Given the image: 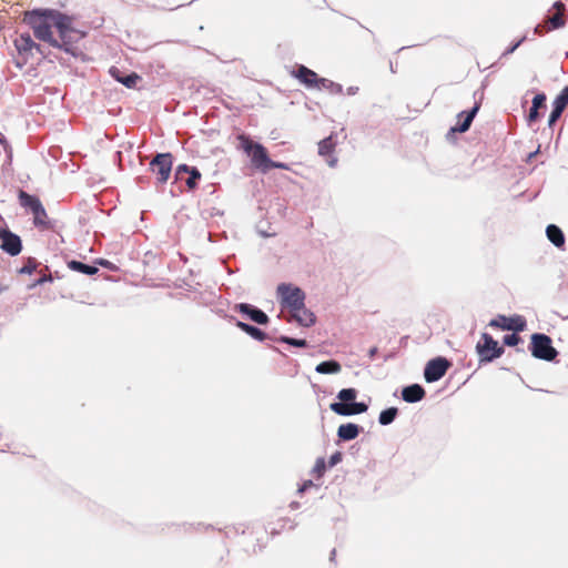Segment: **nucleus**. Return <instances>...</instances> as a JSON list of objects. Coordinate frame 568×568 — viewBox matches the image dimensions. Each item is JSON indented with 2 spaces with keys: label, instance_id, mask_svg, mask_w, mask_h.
<instances>
[{
  "label": "nucleus",
  "instance_id": "7c9ffc66",
  "mask_svg": "<svg viewBox=\"0 0 568 568\" xmlns=\"http://www.w3.org/2000/svg\"><path fill=\"white\" fill-rule=\"evenodd\" d=\"M509 322L506 331H511L514 333H521L527 328V320L525 316L519 314H513L508 316Z\"/></svg>",
  "mask_w": 568,
  "mask_h": 568
},
{
  "label": "nucleus",
  "instance_id": "5fc2aeb1",
  "mask_svg": "<svg viewBox=\"0 0 568 568\" xmlns=\"http://www.w3.org/2000/svg\"><path fill=\"white\" fill-rule=\"evenodd\" d=\"M456 134L457 133H452V126H450L449 130L446 133V140L448 142H450V143H455L456 142Z\"/></svg>",
  "mask_w": 568,
  "mask_h": 568
},
{
  "label": "nucleus",
  "instance_id": "c756f323",
  "mask_svg": "<svg viewBox=\"0 0 568 568\" xmlns=\"http://www.w3.org/2000/svg\"><path fill=\"white\" fill-rule=\"evenodd\" d=\"M342 371V365L338 361L331 358L318 363L315 367V372L318 374L331 375L338 374Z\"/></svg>",
  "mask_w": 568,
  "mask_h": 568
},
{
  "label": "nucleus",
  "instance_id": "338daca9",
  "mask_svg": "<svg viewBox=\"0 0 568 568\" xmlns=\"http://www.w3.org/2000/svg\"><path fill=\"white\" fill-rule=\"evenodd\" d=\"M389 69L392 73H396V70L394 68L393 61H389Z\"/></svg>",
  "mask_w": 568,
  "mask_h": 568
},
{
  "label": "nucleus",
  "instance_id": "680f3d73",
  "mask_svg": "<svg viewBox=\"0 0 568 568\" xmlns=\"http://www.w3.org/2000/svg\"><path fill=\"white\" fill-rule=\"evenodd\" d=\"M336 560V549H332V551L329 552V561L331 562H335Z\"/></svg>",
  "mask_w": 568,
  "mask_h": 568
},
{
  "label": "nucleus",
  "instance_id": "9b49d317",
  "mask_svg": "<svg viewBox=\"0 0 568 568\" xmlns=\"http://www.w3.org/2000/svg\"><path fill=\"white\" fill-rule=\"evenodd\" d=\"M568 106V84L564 87L560 92L556 95L551 103V111L547 121V129H544L541 134H546L548 130L549 136L554 133V125L561 118L565 109Z\"/></svg>",
  "mask_w": 568,
  "mask_h": 568
},
{
  "label": "nucleus",
  "instance_id": "473e14b6",
  "mask_svg": "<svg viewBox=\"0 0 568 568\" xmlns=\"http://www.w3.org/2000/svg\"><path fill=\"white\" fill-rule=\"evenodd\" d=\"M202 174L196 166H192L191 171L187 173V178L183 180L187 191L192 192L199 187Z\"/></svg>",
  "mask_w": 568,
  "mask_h": 568
},
{
  "label": "nucleus",
  "instance_id": "20e7f679",
  "mask_svg": "<svg viewBox=\"0 0 568 568\" xmlns=\"http://www.w3.org/2000/svg\"><path fill=\"white\" fill-rule=\"evenodd\" d=\"M88 32L81 29H78V33H73L71 31H65L62 36H58V38L52 36L49 40L48 44L54 49L63 51L64 53L85 61V54L83 51L77 47V43L87 38Z\"/></svg>",
  "mask_w": 568,
  "mask_h": 568
},
{
  "label": "nucleus",
  "instance_id": "3c124183",
  "mask_svg": "<svg viewBox=\"0 0 568 568\" xmlns=\"http://www.w3.org/2000/svg\"><path fill=\"white\" fill-rule=\"evenodd\" d=\"M326 158V163L329 168H335L336 164H337V158L334 156V154H332L331 156H325Z\"/></svg>",
  "mask_w": 568,
  "mask_h": 568
},
{
  "label": "nucleus",
  "instance_id": "8fccbe9b",
  "mask_svg": "<svg viewBox=\"0 0 568 568\" xmlns=\"http://www.w3.org/2000/svg\"><path fill=\"white\" fill-rule=\"evenodd\" d=\"M149 182L150 179L145 175H140L135 178V183L141 187H143L145 184H149Z\"/></svg>",
  "mask_w": 568,
  "mask_h": 568
},
{
  "label": "nucleus",
  "instance_id": "bf43d9fd",
  "mask_svg": "<svg viewBox=\"0 0 568 568\" xmlns=\"http://www.w3.org/2000/svg\"><path fill=\"white\" fill-rule=\"evenodd\" d=\"M540 145H538L537 150L528 153L526 162H531V160L539 153Z\"/></svg>",
  "mask_w": 568,
  "mask_h": 568
},
{
  "label": "nucleus",
  "instance_id": "0e129e2a",
  "mask_svg": "<svg viewBox=\"0 0 568 568\" xmlns=\"http://www.w3.org/2000/svg\"><path fill=\"white\" fill-rule=\"evenodd\" d=\"M407 339H408V336H403V337H400V339H399V345H400V346L405 345V344L407 343Z\"/></svg>",
  "mask_w": 568,
  "mask_h": 568
},
{
  "label": "nucleus",
  "instance_id": "09e8293b",
  "mask_svg": "<svg viewBox=\"0 0 568 568\" xmlns=\"http://www.w3.org/2000/svg\"><path fill=\"white\" fill-rule=\"evenodd\" d=\"M33 51L38 52L43 59L48 58L49 51H45L44 48L36 42V45L33 47Z\"/></svg>",
  "mask_w": 568,
  "mask_h": 568
},
{
  "label": "nucleus",
  "instance_id": "e433bc0d",
  "mask_svg": "<svg viewBox=\"0 0 568 568\" xmlns=\"http://www.w3.org/2000/svg\"><path fill=\"white\" fill-rule=\"evenodd\" d=\"M37 266V258L33 256H28L23 258V265L17 270V273L20 275H31L34 273Z\"/></svg>",
  "mask_w": 568,
  "mask_h": 568
},
{
  "label": "nucleus",
  "instance_id": "37998d69",
  "mask_svg": "<svg viewBox=\"0 0 568 568\" xmlns=\"http://www.w3.org/2000/svg\"><path fill=\"white\" fill-rule=\"evenodd\" d=\"M0 145L2 146L4 153H6V156H7V160L9 162L12 161V148L8 141V139L0 132Z\"/></svg>",
  "mask_w": 568,
  "mask_h": 568
},
{
  "label": "nucleus",
  "instance_id": "6ab92c4d",
  "mask_svg": "<svg viewBox=\"0 0 568 568\" xmlns=\"http://www.w3.org/2000/svg\"><path fill=\"white\" fill-rule=\"evenodd\" d=\"M548 27L545 24H537L534 28V36H544L548 31L558 30L566 26L567 23V12H556L547 18Z\"/></svg>",
  "mask_w": 568,
  "mask_h": 568
},
{
  "label": "nucleus",
  "instance_id": "ea45409f",
  "mask_svg": "<svg viewBox=\"0 0 568 568\" xmlns=\"http://www.w3.org/2000/svg\"><path fill=\"white\" fill-rule=\"evenodd\" d=\"M509 318L507 315L498 314L496 317L491 318L488 323V326L493 328H500L503 331H506V327L508 326Z\"/></svg>",
  "mask_w": 568,
  "mask_h": 568
},
{
  "label": "nucleus",
  "instance_id": "a211bd4d",
  "mask_svg": "<svg viewBox=\"0 0 568 568\" xmlns=\"http://www.w3.org/2000/svg\"><path fill=\"white\" fill-rule=\"evenodd\" d=\"M75 20V14H70L54 8L53 28L57 30L58 36H62L65 31L78 33V28L74 26Z\"/></svg>",
  "mask_w": 568,
  "mask_h": 568
},
{
  "label": "nucleus",
  "instance_id": "9d476101",
  "mask_svg": "<svg viewBox=\"0 0 568 568\" xmlns=\"http://www.w3.org/2000/svg\"><path fill=\"white\" fill-rule=\"evenodd\" d=\"M452 366V362L445 356H436L430 358L424 367V379L426 383H435L442 379L449 367Z\"/></svg>",
  "mask_w": 568,
  "mask_h": 568
},
{
  "label": "nucleus",
  "instance_id": "603ef678",
  "mask_svg": "<svg viewBox=\"0 0 568 568\" xmlns=\"http://www.w3.org/2000/svg\"><path fill=\"white\" fill-rule=\"evenodd\" d=\"M552 8L556 9L557 12H559V11L566 12V7L560 0L555 1L552 3Z\"/></svg>",
  "mask_w": 568,
  "mask_h": 568
},
{
  "label": "nucleus",
  "instance_id": "f257e3e1",
  "mask_svg": "<svg viewBox=\"0 0 568 568\" xmlns=\"http://www.w3.org/2000/svg\"><path fill=\"white\" fill-rule=\"evenodd\" d=\"M54 8H33L23 14V22L32 30L33 37L48 43L53 36Z\"/></svg>",
  "mask_w": 568,
  "mask_h": 568
},
{
  "label": "nucleus",
  "instance_id": "f704fd0d",
  "mask_svg": "<svg viewBox=\"0 0 568 568\" xmlns=\"http://www.w3.org/2000/svg\"><path fill=\"white\" fill-rule=\"evenodd\" d=\"M316 89H325L332 94H342L343 93L342 84L334 82L329 79L323 78V77L320 78L318 87Z\"/></svg>",
  "mask_w": 568,
  "mask_h": 568
},
{
  "label": "nucleus",
  "instance_id": "4c0bfd02",
  "mask_svg": "<svg viewBox=\"0 0 568 568\" xmlns=\"http://www.w3.org/2000/svg\"><path fill=\"white\" fill-rule=\"evenodd\" d=\"M327 468H328V464L325 460V458L317 457L315 460V464L311 470V474L315 477V479H320L325 475Z\"/></svg>",
  "mask_w": 568,
  "mask_h": 568
},
{
  "label": "nucleus",
  "instance_id": "f03ea898",
  "mask_svg": "<svg viewBox=\"0 0 568 568\" xmlns=\"http://www.w3.org/2000/svg\"><path fill=\"white\" fill-rule=\"evenodd\" d=\"M237 141V149L250 159L252 169L266 174L271 159L267 149L261 142L254 141L251 135L246 133H240Z\"/></svg>",
  "mask_w": 568,
  "mask_h": 568
},
{
  "label": "nucleus",
  "instance_id": "c03bdc74",
  "mask_svg": "<svg viewBox=\"0 0 568 568\" xmlns=\"http://www.w3.org/2000/svg\"><path fill=\"white\" fill-rule=\"evenodd\" d=\"M343 456H344L343 452H341V450H336V452H334V453L329 456V458H328V460H327L328 468H333V467H335L337 464H339V463L343 460Z\"/></svg>",
  "mask_w": 568,
  "mask_h": 568
},
{
  "label": "nucleus",
  "instance_id": "f8f14e48",
  "mask_svg": "<svg viewBox=\"0 0 568 568\" xmlns=\"http://www.w3.org/2000/svg\"><path fill=\"white\" fill-rule=\"evenodd\" d=\"M234 311L256 325L267 326L271 322L270 316L262 308L250 303H237L234 305Z\"/></svg>",
  "mask_w": 568,
  "mask_h": 568
},
{
  "label": "nucleus",
  "instance_id": "c9c22d12",
  "mask_svg": "<svg viewBox=\"0 0 568 568\" xmlns=\"http://www.w3.org/2000/svg\"><path fill=\"white\" fill-rule=\"evenodd\" d=\"M277 343L287 344L292 347L297 348H306L308 347V342L305 338H296L287 335H280L276 338Z\"/></svg>",
  "mask_w": 568,
  "mask_h": 568
},
{
  "label": "nucleus",
  "instance_id": "423d86ee",
  "mask_svg": "<svg viewBox=\"0 0 568 568\" xmlns=\"http://www.w3.org/2000/svg\"><path fill=\"white\" fill-rule=\"evenodd\" d=\"M528 351L536 359L555 362L559 352L554 347L552 339L545 333H532L528 344Z\"/></svg>",
  "mask_w": 568,
  "mask_h": 568
},
{
  "label": "nucleus",
  "instance_id": "58836bf2",
  "mask_svg": "<svg viewBox=\"0 0 568 568\" xmlns=\"http://www.w3.org/2000/svg\"><path fill=\"white\" fill-rule=\"evenodd\" d=\"M530 40V38L528 37L527 33H525L523 37H520L519 39L513 41L506 49L505 51L501 53V57L500 58H505L509 54H513L524 42Z\"/></svg>",
  "mask_w": 568,
  "mask_h": 568
},
{
  "label": "nucleus",
  "instance_id": "c85d7f7f",
  "mask_svg": "<svg viewBox=\"0 0 568 568\" xmlns=\"http://www.w3.org/2000/svg\"><path fill=\"white\" fill-rule=\"evenodd\" d=\"M336 143V134L331 133L318 142V154L323 158L331 156L335 152Z\"/></svg>",
  "mask_w": 568,
  "mask_h": 568
},
{
  "label": "nucleus",
  "instance_id": "79ce46f5",
  "mask_svg": "<svg viewBox=\"0 0 568 568\" xmlns=\"http://www.w3.org/2000/svg\"><path fill=\"white\" fill-rule=\"evenodd\" d=\"M54 281V277L52 274H47V275H42L40 277H38L37 280H34L31 284L28 285V288L29 290H33L38 286H42L47 283H53Z\"/></svg>",
  "mask_w": 568,
  "mask_h": 568
},
{
  "label": "nucleus",
  "instance_id": "cd10ccee",
  "mask_svg": "<svg viewBox=\"0 0 568 568\" xmlns=\"http://www.w3.org/2000/svg\"><path fill=\"white\" fill-rule=\"evenodd\" d=\"M294 320L301 327H311L316 323V315L304 305V308L293 314Z\"/></svg>",
  "mask_w": 568,
  "mask_h": 568
},
{
  "label": "nucleus",
  "instance_id": "a19ab883",
  "mask_svg": "<svg viewBox=\"0 0 568 568\" xmlns=\"http://www.w3.org/2000/svg\"><path fill=\"white\" fill-rule=\"evenodd\" d=\"M192 169V165L186 163H181L175 168L174 171V182H182L184 180V175L187 174Z\"/></svg>",
  "mask_w": 568,
  "mask_h": 568
},
{
  "label": "nucleus",
  "instance_id": "1a4fd4ad",
  "mask_svg": "<svg viewBox=\"0 0 568 568\" xmlns=\"http://www.w3.org/2000/svg\"><path fill=\"white\" fill-rule=\"evenodd\" d=\"M0 248L11 257L18 256L23 248L21 236L12 232L7 223L0 226Z\"/></svg>",
  "mask_w": 568,
  "mask_h": 568
},
{
  "label": "nucleus",
  "instance_id": "774afa93",
  "mask_svg": "<svg viewBox=\"0 0 568 568\" xmlns=\"http://www.w3.org/2000/svg\"><path fill=\"white\" fill-rule=\"evenodd\" d=\"M8 449H10V446L9 445H4L2 448H0V452H7Z\"/></svg>",
  "mask_w": 568,
  "mask_h": 568
},
{
  "label": "nucleus",
  "instance_id": "a878e982",
  "mask_svg": "<svg viewBox=\"0 0 568 568\" xmlns=\"http://www.w3.org/2000/svg\"><path fill=\"white\" fill-rule=\"evenodd\" d=\"M32 223L37 229L41 230H51L53 229V222L48 219L47 211L41 204L37 209H34L32 212Z\"/></svg>",
  "mask_w": 568,
  "mask_h": 568
},
{
  "label": "nucleus",
  "instance_id": "f3484780",
  "mask_svg": "<svg viewBox=\"0 0 568 568\" xmlns=\"http://www.w3.org/2000/svg\"><path fill=\"white\" fill-rule=\"evenodd\" d=\"M291 75L307 89L317 88L321 78L314 70L304 64H295L291 71Z\"/></svg>",
  "mask_w": 568,
  "mask_h": 568
},
{
  "label": "nucleus",
  "instance_id": "412c9836",
  "mask_svg": "<svg viewBox=\"0 0 568 568\" xmlns=\"http://www.w3.org/2000/svg\"><path fill=\"white\" fill-rule=\"evenodd\" d=\"M357 396H358V389H356L354 387L342 388L336 394V400H334L329 404V409L339 416V410L335 407L338 404H342V405H344V407L347 408V406H349L351 403H353V402H355V399H357Z\"/></svg>",
  "mask_w": 568,
  "mask_h": 568
},
{
  "label": "nucleus",
  "instance_id": "49530a36",
  "mask_svg": "<svg viewBox=\"0 0 568 568\" xmlns=\"http://www.w3.org/2000/svg\"><path fill=\"white\" fill-rule=\"evenodd\" d=\"M273 169L290 170V164L270 159L267 173Z\"/></svg>",
  "mask_w": 568,
  "mask_h": 568
},
{
  "label": "nucleus",
  "instance_id": "e2e57ef3",
  "mask_svg": "<svg viewBox=\"0 0 568 568\" xmlns=\"http://www.w3.org/2000/svg\"><path fill=\"white\" fill-rule=\"evenodd\" d=\"M290 508H291V509H297V508H300V503H298V501H292V503L290 504Z\"/></svg>",
  "mask_w": 568,
  "mask_h": 568
},
{
  "label": "nucleus",
  "instance_id": "864d4df0",
  "mask_svg": "<svg viewBox=\"0 0 568 568\" xmlns=\"http://www.w3.org/2000/svg\"><path fill=\"white\" fill-rule=\"evenodd\" d=\"M378 354V347L377 346H372L369 349H368V353H367V356L371 361H373L376 355Z\"/></svg>",
  "mask_w": 568,
  "mask_h": 568
},
{
  "label": "nucleus",
  "instance_id": "69168bd1",
  "mask_svg": "<svg viewBox=\"0 0 568 568\" xmlns=\"http://www.w3.org/2000/svg\"><path fill=\"white\" fill-rule=\"evenodd\" d=\"M277 333V329H273L271 333H268L271 335V338L272 341H275L276 342V338L274 335Z\"/></svg>",
  "mask_w": 568,
  "mask_h": 568
},
{
  "label": "nucleus",
  "instance_id": "7ed1b4c3",
  "mask_svg": "<svg viewBox=\"0 0 568 568\" xmlns=\"http://www.w3.org/2000/svg\"><path fill=\"white\" fill-rule=\"evenodd\" d=\"M277 300L282 308H287L292 314L304 308L306 294L297 285L280 283L276 287Z\"/></svg>",
  "mask_w": 568,
  "mask_h": 568
},
{
  "label": "nucleus",
  "instance_id": "4468645a",
  "mask_svg": "<svg viewBox=\"0 0 568 568\" xmlns=\"http://www.w3.org/2000/svg\"><path fill=\"white\" fill-rule=\"evenodd\" d=\"M224 317L256 342L264 343L267 338H271V335L260 328L257 325L241 321L236 316L229 315L226 313L224 314Z\"/></svg>",
  "mask_w": 568,
  "mask_h": 568
},
{
  "label": "nucleus",
  "instance_id": "2f4dec72",
  "mask_svg": "<svg viewBox=\"0 0 568 568\" xmlns=\"http://www.w3.org/2000/svg\"><path fill=\"white\" fill-rule=\"evenodd\" d=\"M399 414V409L395 406L383 409L378 415V424L382 426H388L394 423Z\"/></svg>",
  "mask_w": 568,
  "mask_h": 568
},
{
  "label": "nucleus",
  "instance_id": "4be33fe9",
  "mask_svg": "<svg viewBox=\"0 0 568 568\" xmlns=\"http://www.w3.org/2000/svg\"><path fill=\"white\" fill-rule=\"evenodd\" d=\"M400 396L404 402L415 404L425 398L426 390L423 385L413 383L402 388Z\"/></svg>",
  "mask_w": 568,
  "mask_h": 568
},
{
  "label": "nucleus",
  "instance_id": "052dcab7",
  "mask_svg": "<svg viewBox=\"0 0 568 568\" xmlns=\"http://www.w3.org/2000/svg\"><path fill=\"white\" fill-rule=\"evenodd\" d=\"M395 357H396V352H395V351H393V352H390V353H388V354H386V355L384 356V362H387V361L393 359V358H395Z\"/></svg>",
  "mask_w": 568,
  "mask_h": 568
},
{
  "label": "nucleus",
  "instance_id": "ddd939ff",
  "mask_svg": "<svg viewBox=\"0 0 568 568\" xmlns=\"http://www.w3.org/2000/svg\"><path fill=\"white\" fill-rule=\"evenodd\" d=\"M481 100L483 95L475 100L471 108L463 110L457 114V122L452 126V133H465L470 129L474 119L480 110Z\"/></svg>",
  "mask_w": 568,
  "mask_h": 568
},
{
  "label": "nucleus",
  "instance_id": "a18cd8bd",
  "mask_svg": "<svg viewBox=\"0 0 568 568\" xmlns=\"http://www.w3.org/2000/svg\"><path fill=\"white\" fill-rule=\"evenodd\" d=\"M94 264L99 267L102 266L109 271H115L118 267L111 261L99 257L94 261Z\"/></svg>",
  "mask_w": 568,
  "mask_h": 568
},
{
  "label": "nucleus",
  "instance_id": "dca6fc26",
  "mask_svg": "<svg viewBox=\"0 0 568 568\" xmlns=\"http://www.w3.org/2000/svg\"><path fill=\"white\" fill-rule=\"evenodd\" d=\"M546 101L547 95L542 91H539L534 95L531 105L525 116L528 126H531L544 116V113L547 109Z\"/></svg>",
  "mask_w": 568,
  "mask_h": 568
},
{
  "label": "nucleus",
  "instance_id": "bb28decb",
  "mask_svg": "<svg viewBox=\"0 0 568 568\" xmlns=\"http://www.w3.org/2000/svg\"><path fill=\"white\" fill-rule=\"evenodd\" d=\"M68 267L77 273H81L88 276L95 275L99 272V267L94 264L84 263L80 260H69L67 262Z\"/></svg>",
  "mask_w": 568,
  "mask_h": 568
},
{
  "label": "nucleus",
  "instance_id": "0eeeda50",
  "mask_svg": "<svg viewBox=\"0 0 568 568\" xmlns=\"http://www.w3.org/2000/svg\"><path fill=\"white\" fill-rule=\"evenodd\" d=\"M174 156L171 152H158L149 163V170L155 175L156 184L164 185L172 174Z\"/></svg>",
  "mask_w": 568,
  "mask_h": 568
},
{
  "label": "nucleus",
  "instance_id": "2eb2a0df",
  "mask_svg": "<svg viewBox=\"0 0 568 568\" xmlns=\"http://www.w3.org/2000/svg\"><path fill=\"white\" fill-rule=\"evenodd\" d=\"M109 75L126 89H136L142 77L135 71H125L115 65L109 68Z\"/></svg>",
  "mask_w": 568,
  "mask_h": 568
},
{
  "label": "nucleus",
  "instance_id": "72a5a7b5",
  "mask_svg": "<svg viewBox=\"0 0 568 568\" xmlns=\"http://www.w3.org/2000/svg\"><path fill=\"white\" fill-rule=\"evenodd\" d=\"M524 339L519 335V333H510L503 336V344L504 347H516V351L519 353H525V349L523 347H518L519 344H523Z\"/></svg>",
  "mask_w": 568,
  "mask_h": 568
},
{
  "label": "nucleus",
  "instance_id": "aec40b11",
  "mask_svg": "<svg viewBox=\"0 0 568 568\" xmlns=\"http://www.w3.org/2000/svg\"><path fill=\"white\" fill-rule=\"evenodd\" d=\"M363 432H364V427L356 423L348 422V423L341 424L336 432V437H337L336 443L339 444V443H346V442L354 440Z\"/></svg>",
  "mask_w": 568,
  "mask_h": 568
},
{
  "label": "nucleus",
  "instance_id": "4d7b16f0",
  "mask_svg": "<svg viewBox=\"0 0 568 568\" xmlns=\"http://www.w3.org/2000/svg\"><path fill=\"white\" fill-rule=\"evenodd\" d=\"M359 449H361V445H359V443H355V444H353V445L349 447V453H351L352 455H355V454H357V453L359 452Z\"/></svg>",
  "mask_w": 568,
  "mask_h": 568
},
{
  "label": "nucleus",
  "instance_id": "6e6552de",
  "mask_svg": "<svg viewBox=\"0 0 568 568\" xmlns=\"http://www.w3.org/2000/svg\"><path fill=\"white\" fill-rule=\"evenodd\" d=\"M13 45L18 52L19 58L13 60V64L19 70H22L28 63L29 59L33 55V47L36 41L29 32H23L13 40Z\"/></svg>",
  "mask_w": 568,
  "mask_h": 568
},
{
  "label": "nucleus",
  "instance_id": "de8ad7c7",
  "mask_svg": "<svg viewBox=\"0 0 568 568\" xmlns=\"http://www.w3.org/2000/svg\"><path fill=\"white\" fill-rule=\"evenodd\" d=\"M314 486V483L312 479L304 480L297 488V494L303 495L306 490L312 488Z\"/></svg>",
  "mask_w": 568,
  "mask_h": 568
},
{
  "label": "nucleus",
  "instance_id": "13d9d810",
  "mask_svg": "<svg viewBox=\"0 0 568 568\" xmlns=\"http://www.w3.org/2000/svg\"><path fill=\"white\" fill-rule=\"evenodd\" d=\"M69 0H54L53 4L58 8H65L68 6Z\"/></svg>",
  "mask_w": 568,
  "mask_h": 568
},
{
  "label": "nucleus",
  "instance_id": "5701e85b",
  "mask_svg": "<svg viewBox=\"0 0 568 568\" xmlns=\"http://www.w3.org/2000/svg\"><path fill=\"white\" fill-rule=\"evenodd\" d=\"M547 240L557 248L565 250L566 236L557 224H548L546 227Z\"/></svg>",
  "mask_w": 568,
  "mask_h": 568
},
{
  "label": "nucleus",
  "instance_id": "b1692460",
  "mask_svg": "<svg viewBox=\"0 0 568 568\" xmlns=\"http://www.w3.org/2000/svg\"><path fill=\"white\" fill-rule=\"evenodd\" d=\"M335 408H337L339 410V416H344V417H348V416H355V415H359V414H364L368 410L369 408V402H364V400H356L351 403L349 406L344 407V405L342 404H338Z\"/></svg>",
  "mask_w": 568,
  "mask_h": 568
},
{
  "label": "nucleus",
  "instance_id": "6e6d98bb",
  "mask_svg": "<svg viewBox=\"0 0 568 568\" xmlns=\"http://www.w3.org/2000/svg\"><path fill=\"white\" fill-rule=\"evenodd\" d=\"M358 91H359V88H358V87H356V85H351V87H348V88L346 89V93H347L348 95H355V94H357V93H358Z\"/></svg>",
  "mask_w": 568,
  "mask_h": 568
},
{
  "label": "nucleus",
  "instance_id": "393cba45",
  "mask_svg": "<svg viewBox=\"0 0 568 568\" xmlns=\"http://www.w3.org/2000/svg\"><path fill=\"white\" fill-rule=\"evenodd\" d=\"M18 201L21 207L28 213H31L34 209L42 204L40 197L36 194H30L21 189L18 190Z\"/></svg>",
  "mask_w": 568,
  "mask_h": 568
},
{
  "label": "nucleus",
  "instance_id": "39448f33",
  "mask_svg": "<svg viewBox=\"0 0 568 568\" xmlns=\"http://www.w3.org/2000/svg\"><path fill=\"white\" fill-rule=\"evenodd\" d=\"M475 351L478 355V365L484 366L500 358L505 353V347L491 334L483 332L480 339L475 346Z\"/></svg>",
  "mask_w": 568,
  "mask_h": 568
}]
</instances>
